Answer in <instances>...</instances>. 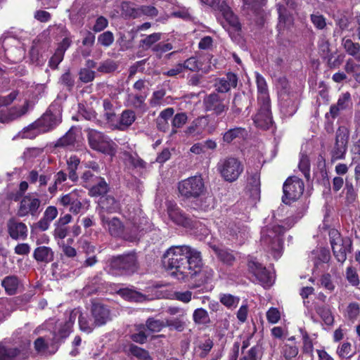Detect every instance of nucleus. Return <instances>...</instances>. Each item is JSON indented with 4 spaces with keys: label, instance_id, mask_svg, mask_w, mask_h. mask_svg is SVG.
I'll list each match as a JSON object with an SVG mask.
<instances>
[{
    "label": "nucleus",
    "instance_id": "nucleus-5",
    "mask_svg": "<svg viewBox=\"0 0 360 360\" xmlns=\"http://www.w3.org/2000/svg\"><path fill=\"white\" fill-rule=\"evenodd\" d=\"M329 237L335 257L339 262L343 263L347 259V253L351 250V240L342 238L336 229L329 231Z\"/></svg>",
    "mask_w": 360,
    "mask_h": 360
},
{
    "label": "nucleus",
    "instance_id": "nucleus-57",
    "mask_svg": "<svg viewBox=\"0 0 360 360\" xmlns=\"http://www.w3.org/2000/svg\"><path fill=\"white\" fill-rule=\"evenodd\" d=\"M360 314L359 304L356 302L349 303L347 308V316L349 320H356Z\"/></svg>",
    "mask_w": 360,
    "mask_h": 360
},
{
    "label": "nucleus",
    "instance_id": "nucleus-51",
    "mask_svg": "<svg viewBox=\"0 0 360 360\" xmlns=\"http://www.w3.org/2000/svg\"><path fill=\"white\" fill-rule=\"evenodd\" d=\"M165 96V91L160 89L153 93V95L150 99V104L152 107H157L164 105L165 102L164 97Z\"/></svg>",
    "mask_w": 360,
    "mask_h": 360
},
{
    "label": "nucleus",
    "instance_id": "nucleus-34",
    "mask_svg": "<svg viewBox=\"0 0 360 360\" xmlns=\"http://www.w3.org/2000/svg\"><path fill=\"white\" fill-rule=\"evenodd\" d=\"M336 28L334 30V34H342V32L346 30H352L353 26L352 21L346 15H337L335 17Z\"/></svg>",
    "mask_w": 360,
    "mask_h": 360
},
{
    "label": "nucleus",
    "instance_id": "nucleus-15",
    "mask_svg": "<svg viewBox=\"0 0 360 360\" xmlns=\"http://www.w3.org/2000/svg\"><path fill=\"white\" fill-rule=\"evenodd\" d=\"M167 212L169 218L175 224L186 228L191 227L192 226L191 219L187 217L175 203L172 202H168L167 203Z\"/></svg>",
    "mask_w": 360,
    "mask_h": 360
},
{
    "label": "nucleus",
    "instance_id": "nucleus-31",
    "mask_svg": "<svg viewBox=\"0 0 360 360\" xmlns=\"http://www.w3.org/2000/svg\"><path fill=\"white\" fill-rule=\"evenodd\" d=\"M1 285L4 288L8 295H13L17 293L20 286V281L17 276H8L3 279Z\"/></svg>",
    "mask_w": 360,
    "mask_h": 360
},
{
    "label": "nucleus",
    "instance_id": "nucleus-6",
    "mask_svg": "<svg viewBox=\"0 0 360 360\" xmlns=\"http://www.w3.org/2000/svg\"><path fill=\"white\" fill-rule=\"evenodd\" d=\"M180 194L186 198H198L205 192V184L200 176H194L179 183Z\"/></svg>",
    "mask_w": 360,
    "mask_h": 360
},
{
    "label": "nucleus",
    "instance_id": "nucleus-42",
    "mask_svg": "<svg viewBox=\"0 0 360 360\" xmlns=\"http://www.w3.org/2000/svg\"><path fill=\"white\" fill-rule=\"evenodd\" d=\"M245 129L241 127L231 129L223 134V141L229 143L236 139L243 136Z\"/></svg>",
    "mask_w": 360,
    "mask_h": 360
},
{
    "label": "nucleus",
    "instance_id": "nucleus-35",
    "mask_svg": "<svg viewBox=\"0 0 360 360\" xmlns=\"http://www.w3.org/2000/svg\"><path fill=\"white\" fill-rule=\"evenodd\" d=\"M342 45L346 52L353 56L355 60L360 62V44L352 41L350 39H342Z\"/></svg>",
    "mask_w": 360,
    "mask_h": 360
},
{
    "label": "nucleus",
    "instance_id": "nucleus-28",
    "mask_svg": "<svg viewBox=\"0 0 360 360\" xmlns=\"http://www.w3.org/2000/svg\"><path fill=\"white\" fill-rule=\"evenodd\" d=\"M247 190L250 195L254 200H257L260 195V176L257 172H254L248 177Z\"/></svg>",
    "mask_w": 360,
    "mask_h": 360
},
{
    "label": "nucleus",
    "instance_id": "nucleus-33",
    "mask_svg": "<svg viewBox=\"0 0 360 360\" xmlns=\"http://www.w3.org/2000/svg\"><path fill=\"white\" fill-rule=\"evenodd\" d=\"M34 257L38 262H50L53 259V252L46 246H40L34 251Z\"/></svg>",
    "mask_w": 360,
    "mask_h": 360
},
{
    "label": "nucleus",
    "instance_id": "nucleus-47",
    "mask_svg": "<svg viewBox=\"0 0 360 360\" xmlns=\"http://www.w3.org/2000/svg\"><path fill=\"white\" fill-rule=\"evenodd\" d=\"M43 133L41 131L39 127L37 125V121L27 127L25 128L22 131L21 136L24 139H34L39 134Z\"/></svg>",
    "mask_w": 360,
    "mask_h": 360
},
{
    "label": "nucleus",
    "instance_id": "nucleus-29",
    "mask_svg": "<svg viewBox=\"0 0 360 360\" xmlns=\"http://www.w3.org/2000/svg\"><path fill=\"white\" fill-rule=\"evenodd\" d=\"M256 83L258 92V103H270L266 82L259 73H256Z\"/></svg>",
    "mask_w": 360,
    "mask_h": 360
},
{
    "label": "nucleus",
    "instance_id": "nucleus-27",
    "mask_svg": "<svg viewBox=\"0 0 360 360\" xmlns=\"http://www.w3.org/2000/svg\"><path fill=\"white\" fill-rule=\"evenodd\" d=\"M60 122V120L57 116L47 112L37 120V125L39 127L41 131L45 133L56 127Z\"/></svg>",
    "mask_w": 360,
    "mask_h": 360
},
{
    "label": "nucleus",
    "instance_id": "nucleus-60",
    "mask_svg": "<svg viewBox=\"0 0 360 360\" xmlns=\"http://www.w3.org/2000/svg\"><path fill=\"white\" fill-rule=\"evenodd\" d=\"M303 340V346H302V352L304 354H309L312 356L314 352V345L311 339L309 338V335L307 333H304L302 335Z\"/></svg>",
    "mask_w": 360,
    "mask_h": 360
},
{
    "label": "nucleus",
    "instance_id": "nucleus-48",
    "mask_svg": "<svg viewBox=\"0 0 360 360\" xmlns=\"http://www.w3.org/2000/svg\"><path fill=\"white\" fill-rule=\"evenodd\" d=\"M298 347L295 345L285 344L281 348V354L286 360H291L298 354Z\"/></svg>",
    "mask_w": 360,
    "mask_h": 360
},
{
    "label": "nucleus",
    "instance_id": "nucleus-50",
    "mask_svg": "<svg viewBox=\"0 0 360 360\" xmlns=\"http://www.w3.org/2000/svg\"><path fill=\"white\" fill-rule=\"evenodd\" d=\"M129 352L131 355L141 360L150 359L148 351L134 345H129Z\"/></svg>",
    "mask_w": 360,
    "mask_h": 360
},
{
    "label": "nucleus",
    "instance_id": "nucleus-44",
    "mask_svg": "<svg viewBox=\"0 0 360 360\" xmlns=\"http://www.w3.org/2000/svg\"><path fill=\"white\" fill-rule=\"evenodd\" d=\"M20 353V351L17 348H6L0 344V360H12Z\"/></svg>",
    "mask_w": 360,
    "mask_h": 360
},
{
    "label": "nucleus",
    "instance_id": "nucleus-22",
    "mask_svg": "<svg viewBox=\"0 0 360 360\" xmlns=\"http://www.w3.org/2000/svg\"><path fill=\"white\" fill-rule=\"evenodd\" d=\"M209 120L207 116H200L195 119L190 126L187 127L186 133L189 135H200L205 130H207L209 134H212L214 131L213 128L208 127Z\"/></svg>",
    "mask_w": 360,
    "mask_h": 360
},
{
    "label": "nucleus",
    "instance_id": "nucleus-20",
    "mask_svg": "<svg viewBox=\"0 0 360 360\" xmlns=\"http://www.w3.org/2000/svg\"><path fill=\"white\" fill-rule=\"evenodd\" d=\"M136 257L134 254L118 256L111 262V266L117 270L132 271L136 266Z\"/></svg>",
    "mask_w": 360,
    "mask_h": 360
},
{
    "label": "nucleus",
    "instance_id": "nucleus-62",
    "mask_svg": "<svg viewBox=\"0 0 360 360\" xmlns=\"http://www.w3.org/2000/svg\"><path fill=\"white\" fill-rule=\"evenodd\" d=\"M310 19L314 27L319 30H323L326 27V18L322 15L311 14Z\"/></svg>",
    "mask_w": 360,
    "mask_h": 360
},
{
    "label": "nucleus",
    "instance_id": "nucleus-23",
    "mask_svg": "<svg viewBox=\"0 0 360 360\" xmlns=\"http://www.w3.org/2000/svg\"><path fill=\"white\" fill-rule=\"evenodd\" d=\"M28 106L29 103L26 101L21 106L13 107L6 110H0V122L6 123L20 117L26 114Z\"/></svg>",
    "mask_w": 360,
    "mask_h": 360
},
{
    "label": "nucleus",
    "instance_id": "nucleus-9",
    "mask_svg": "<svg viewBox=\"0 0 360 360\" xmlns=\"http://www.w3.org/2000/svg\"><path fill=\"white\" fill-rule=\"evenodd\" d=\"M205 110L212 112V115L219 117L229 110V101L216 93H212L205 97L203 100Z\"/></svg>",
    "mask_w": 360,
    "mask_h": 360
},
{
    "label": "nucleus",
    "instance_id": "nucleus-55",
    "mask_svg": "<svg viewBox=\"0 0 360 360\" xmlns=\"http://www.w3.org/2000/svg\"><path fill=\"white\" fill-rule=\"evenodd\" d=\"M298 167L307 179L310 177V162L309 158L305 155L300 157Z\"/></svg>",
    "mask_w": 360,
    "mask_h": 360
},
{
    "label": "nucleus",
    "instance_id": "nucleus-17",
    "mask_svg": "<svg viewBox=\"0 0 360 360\" xmlns=\"http://www.w3.org/2000/svg\"><path fill=\"white\" fill-rule=\"evenodd\" d=\"M91 315L95 326L105 325L110 320V311L107 306L100 302H93L91 307Z\"/></svg>",
    "mask_w": 360,
    "mask_h": 360
},
{
    "label": "nucleus",
    "instance_id": "nucleus-32",
    "mask_svg": "<svg viewBox=\"0 0 360 360\" xmlns=\"http://www.w3.org/2000/svg\"><path fill=\"white\" fill-rule=\"evenodd\" d=\"M117 293L124 300L130 302H141L145 300L146 297L142 293L132 288H122Z\"/></svg>",
    "mask_w": 360,
    "mask_h": 360
},
{
    "label": "nucleus",
    "instance_id": "nucleus-25",
    "mask_svg": "<svg viewBox=\"0 0 360 360\" xmlns=\"http://www.w3.org/2000/svg\"><path fill=\"white\" fill-rule=\"evenodd\" d=\"M204 57L191 56L186 59L183 63L184 70L191 72H200L207 73L210 71V66L205 63Z\"/></svg>",
    "mask_w": 360,
    "mask_h": 360
},
{
    "label": "nucleus",
    "instance_id": "nucleus-19",
    "mask_svg": "<svg viewBox=\"0 0 360 360\" xmlns=\"http://www.w3.org/2000/svg\"><path fill=\"white\" fill-rule=\"evenodd\" d=\"M147 92H130L127 94L125 99V105L136 110L145 111L147 108L146 100Z\"/></svg>",
    "mask_w": 360,
    "mask_h": 360
},
{
    "label": "nucleus",
    "instance_id": "nucleus-58",
    "mask_svg": "<svg viewBox=\"0 0 360 360\" xmlns=\"http://www.w3.org/2000/svg\"><path fill=\"white\" fill-rule=\"evenodd\" d=\"M188 116L185 112L176 114L172 121L173 128H181L187 122Z\"/></svg>",
    "mask_w": 360,
    "mask_h": 360
},
{
    "label": "nucleus",
    "instance_id": "nucleus-18",
    "mask_svg": "<svg viewBox=\"0 0 360 360\" xmlns=\"http://www.w3.org/2000/svg\"><path fill=\"white\" fill-rule=\"evenodd\" d=\"M8 233L13 240H25L27 237L28 229L25 224L15 218L7 222Z\"/></svg>",
    "mask_w": 360,
    "mask_h": 360
},
{
    "label": "nucleus",
    "instance_id": "nucleus-11",
    "mask_svg": "<svg viewBox=\"0 0 360 360\" xmlns=\"http://www.w3.org/2000/svg\"><path fill=\"white\" fill-rule=\"evenodd\" d=\"M349 133V129L346 126H340L337 129L335 143L332 151L333 159L340 160L344 158L347 149Z\"/></svg>",
    "mask_w": 360,
    "mask_h": 360
},
{
    "label": "nucleus",
    "instance_id": "nucleus-40",
    "mask_svg": "<svg viewBox=\"0 0 360 360\" xmlns=\"http://www.w3.org/2000/svg\"><path fill=\"white\" fill-rule=\"evenodd\" d=\"M193 319L194 323L198 325H206L210 321L207 311L202 308L196 309L193 311Z\"/></svg>",
    "mask_w": 360,
    "mask_h": 360
},
{
    "label": "nucleus",
    "instance_id": "nucleus-24",
    "mask_svg": "<svg viewBox=\"0 0 360 360\" xmlns=\"http://www.w3.org/2000/svg\"><path fill=\"white\" fill-rule=\"evenodd\" d=\"M101 219L103 226L108 231L111 236H120L123 233L124 226L118 218H109L101 214Z\"/></svg>",
    "mask_w": 360,
    "mask_h": 360
},
{
    "label": "nucleus",
    "instance_id": "nucleus-21",
    "mask_svg": "<svg viewBox=\"0 0 360 360\" xmlns=\"http://www.w3.org/2000/svg\"><path fill=\"white\" fill-rule=\"evenodd\" d=\"M82 198L79 195V192L77 191H73L62 196L60 199V202L63 206H69L70 212L73 214H78L81 212L82 208Z\"/></svg>",
    "mask_w": 360,
    "mask_h": 360
},
{
    "label": "nucleus",
    "instance_id": "nucleus-14",
    "mask_svg": "<svg viewBox=\"0 0 360 360\" xmlns=\"http://www.w3.org/2000/svg\"><path fill=\"white\" fill-rule=\"evenodd\" d=\"M248 269L256 278L261 285L270 286L272 285V276L266 269L259 263L256 259L248 261Z\"/></svg>",
    "mask_w": 360,
    "mask_h": 360
},
{
    "label": "nucleus",
    "instance_id": "nucleus-63",
    "mask_svg": "<svg viewBox=\"0 0 360 360\" xmlns=\"http://www.w3.org/2000/svg\"><path fill=\"white\" fill-rule=\"evenodd\" d=\"M181 316L176 319H166V327H172L179 331H182L185 327V323L180 319Z\"/></svg>",
    "mask_w": 360,
    "mask_h": 360
},
{
    "label": "nucleus",
    "instance_id": "nucleus-1",
    "mask_svg": "<svg viewBox=\"0 0 360 360\" xmlns=\"http://www.w3.org/2000/svg\"><path fill=\"white\" fill-rule=\"evenodd\" d=\"M200 252L189 245L172 246L164 255L167 269L174 270L172 274L181 281L188 280V272L198 258Z\"/></svg>",
    "mask_w": 360,
    "mask_h": 360
},
{
    "label": "nucleus",
    "instance_id": "nucleus-43",
    "mask_svg": "<svg viewBox=\"0 0 360 360\" xmlns=\"http://www.w3.org/2000/svg\"><path fill=\"white\" fill-rule=\"evenodd\" d=\"M80 163V160L75 155H71L67 160L68 168L69 170V178L75 181L77 179L76 170Z\"/></svg>",
    "mask_w": 360,
    "mask_h": 360
},
{
    "label": "nucleus",
    "instance_id": "nucleus-46",
    "mask_svg": "<svg viewBox=\"0 0 360 360\" xmlns=\"http://www.w3.org/2000/svg\"><path fill=\"white\" fill-rule=\"evenodd\" d=\"M75 141H76L75 133L72 130L70 129L57 141L56 146H63V147L73 146Z\"/></svg>",
    "mask_w": 360,
    "mask_h": 360
},
{
    "label": "nucleus",
    "instance_id": "nucleus-10",
    "mask_svg": "<svg viewBox=\"0 0 360 360\" xmlns=\"http://www.w3.org/2000/svg\"><path fill=\"white\" fill-rule=\"evenodd\" d=\"M195 262L196 264L193 263L192 264L191 268L188 272V280L189 278H194L195 281L201 283H205L212 280L214 274V271L211 267L202 265L200 252Z\"/></svg>",
    "mask_w": 360,
    "mask_h": 360
},
{
    "label": "nucleus",
    "instance_id": "nucleus-64",
    "mask_svg": "<svg viewBox=\"0 0 360 360\" xmlns=\"http://www.w3.org/2000/svg\"><path fill=\"white\" fill-rule=\"evenodd\" d=\"M320 285L324 288L329 292H332L335 289V285L333 284L331 276L330 274H323L320 278Z\"/></svg>",
    "mask_w": 360,
    "mask_h": 360
},
{
    "label": "nucleus",
    "instance_id": "nucleus-30",
    "mask_svg": "<svg viewBox=\"0 0 360 360\" xmlns=\"http://www.w3.org/2000/svg\"><path fill=\"white\" fill-rule=\"evenodd\" d=\"M95 183L89 188V194L92 197H98L107 193L108 185L103 177L96 178Z\"/></svg>",
    "mask_w": 360,
    "mask_h": 360
},
{
    "label": "nucleus",
    "instance_id": "nucleus-54",
    "mask_svg": "<svg viewBox=\"0 0 360 360\" xmlns=\"http://www.w3.org/2000/svg\"><path fill=\"white\" fill-rule=\"evenodd\" d=\"M242 354L243 356L240 360H260L262 356L260 349L257 346L252 347Z\"/></svg>",
    "mask_w": 360,
    "mask_h": 360
},
{
    "label": "nucleus",
    "instance_id": "nucleus-59",
    "mask_svg": "<svg viewBox=\"0 0 360 360\" xmlns=\"http://www.w3.org/2000/svg\"><path fill=\"white\" fill-rule=\"evenodd\" d=\"M122 8L126 12V14L132 18L141 17L140 6L134 7L130 3H124Z\"/></svg>",
    "mask_w": 360,
    "mask_h": 360
},
{
    "label": "nucleus",
    "instance_id": "nucleus-53",
    "mask_svg": "<svg viewBox=\"0 0 360 360\" xmlns=\"http://www.w3.org/2000/svg\"><path fill=\"white\" fill-rule=\"evenodd\" d=\"M136 330L137 333L132 334L131 339L137 343L143 344L147 339V335L145 333V326L143 324L136 325Z\"/></svg>",
    "mask_w": 360,
    "mask_h": 360
},
{
    "label": "nucleus",
    "instance_id": "nucleus-52",
    "mask_svg": "<svg viewBox=\"0 0 360 360\" xmlns=\"http://www.w3.org/2000/svg\"><path fill=\"white\" fill-rule=\"evenodd\" d=\"M77 314V311L71 312V314L69 316L68 321H67L65 322L63 328L60 329V330H59L60 337L65 338L69 335V333L71 330V328L75 321Z\"/></svg>",
    "mask_w": 360,
    "mask_h": 360
},
{
    "label": "nucleus",
    "instance_id": "nucleus-38",
    "mask_svg": "<svg viewBox=\"0 0 360 360\" xmlns=\"http://www.w3.org/2000/svg\"><path fill=\"white\" fill-rule=\"evenodd\" d=\"M136 120L135 113L131 110H124L120 117L119 129H124L131 125Z\"/></svg>",
    "mask_w": 360,
    "mask_h": 360
},
{
    "label": "nucleus",
    "instance_id": "nucleus-4",
    "mask_svg": "<svg viewBox=\"0 0 360 360\" xmlns=\"http://www.w3.org/2000/svg\"><path fill=\"white\" fill-rule=\"evenodd\" d=\"M218 169L225 181L233 182L243 173L244 167L238 158L229 157L221 161Z\"/></svg>",
    "mask_w": 360,
    "mask_h": 360
},
{
    "label": "nucleus",
    "instance_id": "nucleus-12",
    "mask_svg": "<svg viewBox=\"0 0 360 360\" xmlns=\"http://www.w3.org/2000/svg\"><path fill=\"white\" fill-rule=\"evenodd\" d=\"M88 141L90 147L96 150L106 153L111 150L110 143L108 139L101 132L95 129H89Z\"/></svg>",
    "mask_w": 360,
    "mask_h": 360
},
{
    "label": "nucleus",
    "instance_id": "nucleus-37",
    "mask_svg": "<svg viewBox=\"0 0 360 360\" xmlns=\"http://www.w3.org/2000/svg\"><path fill=\"white\" fill-rule=\"evenodd\" d=\"M99 205L101 209L109 212H117L120 208L119 202L112 196L101 198Z\"/></svg>",
    "mask_w": 360,
    "mask_h": 360
},
{
    "label": "nucleus",
    "instance_id": "nucleus-49",
    "mask_svg": "<svg viewBox=\"0 0 360 360\" xmlns=\"http://www.w3.org/2000/svg\"><path fill=\"white\" fill-rule=\"evenodd\" d=\"M146 326L148 330L151 332H159L163 328L166 327L165 320L161 321L153 318H149L146 321Z\"/></svg>",
    "mask_w": 360,
    "mask_h": 360
},
{
    "label": "nucleus",
    "instance_id": "nucleus-26",
    "mask_svg": "<svg viewBox=\"0 0 360 360\" xmlns=\"http://www.w3.org/2000/svg\"><path fill=\"white\" fill-rule=\"evenodd\" d=\"M238 84V77L236 74L228 72L225 77L219 78L215 83L216 90L220 93H226Z\"/></svg>",
    "mask_w": 360,
    "mask_h": 360
},
{
    "label": "nucleus",
    "instance_id": "nucleus-39",
    "mask_svg": "<svg viewBox=\"0 0 360 360\" xmlns=\"http://www.w3.org/2000/svg\"><path fill=\"white\" fill-rule=\"evenodd\" d=\"M220 302L229 309H235L239 304L240 298L231 294H220Z\"/></svg>",
    "mask_w": 360,
    "mask_h": 360
},
{
    "label": "nucleus",
    "instance_id": "nucleus-45",
    "mask_svg": "<svg viewBox=\"0 0 360 360\" xmlns=\"http://www.w3.org/2000/svg\"><path fill=\"white\" fill-rule=\"evenodd\" d=\"M345 70L347 73L352 74L355 80L360 83V65L349 59L345 63Z\"/></svg>",
    "mask_w": 360,
    "mask_h": 360
},
{
    "label": "nucleus",
    "instance_id": "nucleus-2",
    "mask_svg": "<svg viewBox=\"0 0 360 360\" xmlns=\"http://www.w3.org/2000/svg\"><path fill=\"white\" fill-rule=\"evenodd\" d=\"M37 193L25 195L18 205L17 215L19 217L31 216L37 217L41 211V200Z\"/></svg>",
    "mask_w": 360,
    "mask_h": 360
},
{
    "label": "nucleus",
    "instance_id": "nucleus-56",
    "mask_svg": "<svg viewBox=\"0 0 360 360\" xmlns=\"http://www.w3.org/2000/svg\"><path fill=\"white\" fill-rule=\"evenodd\" d=\"M79 325L80 329L87 333H91L94 327H96L94 322L88 321L86 316H84L82 314H80L79 316Z\"/></svg>",
    "mask_w": 360,
    "mask_h": 360
},
{
    "label": "nucleus",
    "instance_id": "nucleus-41",
    "mask_svg": "<svg viewBox=\"0 0 360 360\" xmlns=\"http://www.w3.org/2000/svg\"><path fill=\"white\" fill-rule=\"evenodd\" d=\"M336 353L342 360H348L354 356L352 351V345L348 342L339 345Z\"/></svg>",
    "mask_w": 360,
    "mask_h": 360
},
{
    "label": "nucleus",
    "instance_id": "nucleus-3",
    "mask_svg": "<svg viewBox=\"0 0 360 360\" xmlns=\"http://www.w3.org/2000/svg\"><path fill=\"white\" fill-rule=\"evenodd\" d=\"M285 231L283 226H274L272 230H262V243L266 245L276 259L281 255L282 241L279 235H282Z\"/></svg>",
    "mask_w": 360,
    "mask_h": 360
},
{
    "label": "nucleus",
    "instance_id": "nucleus-16",
    "mask_svg": "<svg viewBox=\"0 0 360 360\" xmlns=\"http://www.w3.org/2000/svg\"><path fill=\"white\" fill-rule=\"evenodd\" d=\"M259 111L253 118L254 122L257 127L269 129L272 124V117L270 111V103H258Z\"/></svg>",
    "mask_w": 360,
    "mask_h": 360
},
{
    "label": "nucleus",
    "instance_id": "nucleus-36",
    "mask_svg": "<svg viewBox=\"0 0 360 360\" xmlns=\"http://www.w3.org/2000/svg\"><path fill=\"white\" fill-rule=\"evenodd\" d=\"M128 220L131 221L132 225L131 229H133L134 231H142L150 228V222L148 219L145 217H141L140 216H129Z\"/></svg>",
    "mask_w": 360,
    "mask_h": 360
},
{
    "label": "nucleus",
    "instance_id": "nucleus-8",
    "mask_svg": "<svg viewBox=\"0 0 360 360\" xmlns=\"http://www.w3.org/2000/svg\"><path fill=\"white\" fill-rule=\"evenodd\" d=\"M352 105L351 95L349 92L343 93L339 96L337 103L332 105L330 111L326 114V119L327 120L326 129L327 131L330 132L332 131L333 120L340 115V112L348 109Z\"/></svg>",
    "mask_w": 360,
    "mask_h": 360
},
{
    "label": "nucleus",
    "instance_id": "nucleus-61",
    "mask_svg": "<svg viewBox=\"0 0 360 360\" xmlns=\"http://www.w3.org/2000/svg\"><path fill=\"white\" fill-rule=\"evenodd\" d=\"M114 41V36L110 31L101 34L98 37V42L103 46H110Z\"/></svg>",
    "mask_w": 360,
    "mask_h": 360
},
{
    "label": "nucleus",
    "instance_id": "nucleus-13",
    "mask_svg": "<svg viewBox=\"0 0 360 360\" xmlns=\"http://www.w3.org/2000/svg\"><path fill=\"white\" fill-rule=\"evenodd\" d=\"M206 5L212 7L215 10L221 11L229 24L236 29L240 28V25L236 15L230 11L226 0H200Z\"/></svg>",
    "mask_w": 360,
    "mask_h": 360
},
{
    "label": "nucleus",
    "instance_id": "nucleus-7",
    "mask_svg": "<svg viewBox=\"0 0 360 360\" xmlns=\"http://www.w3.org/2000/svg\"><path fill=\"white\" fill-rule=\"evenodd\" d=\"M304 188V182L297 176H290L285 181L283 187V202L290 204L298 200L302 195Z\"/></svg>",
    "mask_w": 360,
    "mask_h": 360
}]
</instances>
